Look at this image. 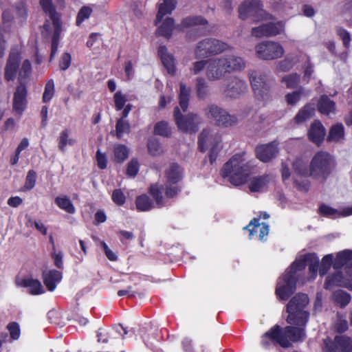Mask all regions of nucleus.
Listing matches in <instances>:
<instances>
[{
	"label": "nucleus",
	"instance_id": "1",
	"mask_svg": "<svg viewBox=\"0 0 352 352\" xmlns=\"http://www.w3.org/2000/svg\"><path fill=\"white\" fill-rule=\"evenodd\" d=\"M245 153L234 155L222 167L221 175L223 178L228 177L229 182L234 186H241L248 181V188L252 192H262L265 189L270 181V174L250 177L255 173V166L251 162H245Z\"/></svg>",
	"mask_w": 352,
	"mask_h": 352
},
{
	"label": "nucleus",
	"instance_id": "2",
	"mask_svg": "<svg viewBox=\"0 0 352 352\" xmlns=\"http://www.w3.org/2000/svg\"><path fill=\"white\" fill-rule=\"evenodd\" d=\"M312 179L324 184L336 166L334 157L327 151H317L310 161Z\"/></svg>",
	"mask_w": 352,
	"mask_h": 352
},
{
	"label": "nucleus",
	"instance_id": "3",
	"mask_svg": "<svg viewBox=\"0 0 352 352\" xmlns=\"http://www.w3.org/2000/svg\"><path fill=\"white\" fill-rule=\"evenodd\" d=\"M309 302L307 294L298 293L287 303V323L292 325L305 326L308 321L309 313L305 308Z\"/></svg>",
	"mask_w": 352,
	"mask_h": 352
},
{
	"label": "nucleus",
	"instance_id": "4",
	"mask_svg": "<svg viewBox=\"0 0 352 352\" xmlns=\"http://www.w3.org/2000/svg\"><path fill=\"white\" fill-rule=\"evenodd\" d=\"M229 45L216 38H205L199 41L195 50V56L197 58H207L217 55L228 50Z\"/></svg>",
	"mask_w": 352,
	"mask_h": 352
},
{
	"label": "nucleus",
	"instance_id": "5",
	"mask_svg": "<svg viewBox=\"0 0 352 352\" xmlns=\"http://www.w3.org/2000/svg\"><path fill=\"white\" fill-rule=\"evenodd\" d=\"M174 118L178 129L184 133H196L201 122V119L197 114L190 113L184 116L178 107L174 109Z\"/></svg>",
	"mask_w": 352,
	"mask_h": 352
},
{
	"label": "nucleus",
	"instance_id": "6",
	"mask_svg": "<svg viewBox=\"0 0 352 352\" xmlns=\"http://www.w3.org/2000/svg\"><path fill=\"white\" fill-rule=\"evenodd\" d=\"M261 345L265 349L273 346H280L286 348V327L283 328L278 324H275L261 338Z\"/></svg>",
	"mask_w": 352,
	"mask_h": 352
},
{
	"label": "nucleus",
	"instance_id": "7",
	"mask_svg": "<svg viewBox=\"0 0 352 352\" xmlns=\"http://www.w3.org/2000/svg\"><path fill=\"white\" fill-rule=\"evenodd\" d=\"M249 78L254 94L260 100H267L270 98V86L267 82V76L253 70L249 73Z\"/></svg>",
	"mask_w": 352,
	"mask_h": 352
},
{
	"label": "nucleus",
	"instance_id": "8",
	"mask_svg": "<svg viewBox=\"0 0 352 352\" xmlns=\"http://www.w3.org/2000/svg\"><path fill=\"white\" fill-rule=\"evenodd\" d=\"M256 56L262 60H274L283 56L284 50L278 43L263 41L255 47Z\"/></svg>",
	"mask_w": 352,
	"mask_h": 352
},
{
	"label": "nucleus",
	"instance_id": "9",
	"mask_svg": "<svg viewBox=\"0 0 352 352\" xmlns=\"http://www.w3.org/2000/svg\"><path fill=\"white\" fill-rule=\"evenodd\" d=\"M208 117L213 119L218 126H231L237 122V118L215 104L210 105L206 112Z\"/></svg>",
	"mask_w": 352,
	"mask_h": 352
},
{
	"label": "nucleus",
	"instance_id": "10",
	"mask_svg": "<svg viewBox=\"0 0 352 352\" xmlns=\"http://www.w3.org/2000/svg\"><path fill=\"white\" fill-rule=\"evenodd\" d=\"M324 352H352V340L345 336H336L333 340H324Z\"/></svg>",
	"mask_w": 352,
	"mask_h": 352
},
{
	"label": "nucleus",
	"instance_id": "11",
	"mask_svg": "<svg viewBox=\"0 0 352 352\" xmlns=\"http://www.w3.org/2000/svg\"><path fill=\"white\" fill-rule=\"evenodd\" d=\"M284 24L282 22L262 24L258 27L253 28L251 31L252 36L256 38L276 36L283 31Z\"/></svg>",
	"mask_w": 352,
	"mask_h": 352
},
{
	"label": "nucleus",
	"instance_id": "12",
	"mask_svg": "<svg viewBox=\"0 0 352 352\" xmlns=\"http://www.w3.org/2000/svg\"><path fill=\"white\" fill-rule=\"evenodd\" d=\"M28 90L24 84H20L16 88L13 96L12 109L16 115L21 116L28 104Z\"/></svg>",
	"mask_w": 352,
	"mask_h": 352
},
{
	"label": "nucleus",
	"instance_id": "13",
	"mask_svg": "<svg viewBox=\"0 0 352 352\" xmlns=\"http://www.w3.org/2000/svg\"><path fill=\"white\" fill-rule=\"evenodd\" d=\"M278 153V143L275 141L269 144H259L255 148V155L263 163L270 162Z\"/></svg>",
	"mask_w": 352,
	"mask_h": 352
},
{
	"label": "nucleus",
	"instance_id": "14",
	"mask_svg": "<svg viewBox=\"0 0 352 352\" xmlns=\"http://www.w3.org/2000/svg\"><path fill=\"white\" fill-rule=\"evenodd\" d=\"M307 265V254L300 256L290 267L289 274H287V296L294 293L296 289V278L297 272L303 270Z\"/></svg>",
	"mask_w": 352,
	"mask_h": 352
},
{
	"label": "nucleus",
	"instance_id": "15",
	"mask_svg": "<svg viewBox=\"0 0 352 352\" xmlns=\"http://www.w3.org/2000/svg\"><path fill=\"white\" fill-rule=\"evenodd\" d=\"M263 4L259 0H245L239 7V18L245 20L257 16L262 11Z\"/></svg>",
	"mask_w": 352,
	"mask_h": 352
},
{
	"label": "nucleus",
	"instance_id": "16",
	"mask_svg": "<svg viewBox=\"0 0 352 352\" xmlns=\"http://www.w3.org/2000/svg\"><path fill=\"white\" fill-rule=\"evenodd\" d=\"M249 232V239H252L255 237L261 241H265V237L269 233V226L265 223H260L259 218H254L249 224L243 228Z\"/></svg>",
	"mask_w": 352,
	"mask_h": 352
},
{
	"label": "nucleus",
	"instance_id": "17",
	"mask_svg": "<svg viewBox=\"0 0 352 352\" xmlns=\"http://www.w3.org/2000/svg\"><path fill=\"white\" fill-rule=\"evenodd\" d=\"M20 61L19 52L15 50H12L5 67L4 78L6 80L12 81L15 79L19 68Z\"/></svg>",
	"mask_w": 352,
	"mask_h": 352
},
{
	"label": "nucleus",
	"instance_id": "18",
	"mask_svg": "<svg viewBox=\"0 0 352 352\" xmlns=\"http://www.w3.org/2000/svg\"><path fill=\"white\" fill-rule=\"evenodd\" d=\"M345 277L340 272H336L327 277L324 283V288L329 289L334 286L344 287L352 290V272L346 274Z\"/></svg>",
	"mask_w": 352,
	"mask_h": 352
},
{
	"label": "nucleus",
	"instance_id": "19",
	"mask_svg": "<svg viewBox=\"0 0 352 352\" xmlns=\"http://www.w3.org/2000/svg\"><path fill=\"white\" fill-rule=\"evenodd\" d=\"M220 58L208 59L206 74L209 80L221 79L226 73Z\"/></svg>",
	"mask_w": 352,
	"mask_h": 352
},
{
	"label": "nucleus",
	"instance_id": "20",
	"mask_svg": "<svg viewBox=\"0 0 352 352\" xmlns=\"http://www.w3.org/2000/svg\"><path fill=\"white\" fill-rule=\"evenodd\" d=\"M248 89V85L244 80L239 78H232L228 85L225 94L226 97L230 98H237L244 94Z\"/></svg>",
	"mask_w": 352,
	"mask_h": 352
},
{
	"label": "nucleus",
	"instance_id": "21",
	"mask_svg": "<svg viewBox=\"0 0 352 352\" xmlns=\"http://www.w3.org/2000/svg\"><path fill=\"white\" fill-rule=\"evenodd\" d=\"M326 135V129L320 121L314 120L308 131L309 140L318 146L323 142Z\"/></svg>",
	"mask_w": 352,
	"mask_h": 352
},
{
	"label": "nucleus",
	"instance_id": "22",
	"mask_svg": "<svg viewBox=\"0 0 352 352\" xmlns=\"http://www.w3.org/2000/svg\"><path fill=\"white\" fill-rule=\"evenodd\" d=\"M346 265V274L352 272V250H345L338 252L333 261V267L336 270L342 268Z\"/></svg>",
	"mask_w": 352,
	"mask_h": 352
},
{
	"label": "nucleus",
	"instance_id": "23",
	"mask_svg": "<svg viewBox=\"0 0 352 352\" xmlns=\"http://www.w3.org/2000/svg\"><path fill=\"white\" fill-rule=\"evenodd\" d=\"M226 73L239 71L245 67V63L240 57L234 55H227L220 58Z\"/></svg>",
	"mask_w": 352,
	"mask_h": 352
},
{
	"label": "nucleus",
	"instance_id": "24",
	"mask_svg": "<svg viewBox=\"0 0 352 352\" xmlns=\"http://www.w3.org/2000/svg\"><path fill=\"white\" fill-rule=\"evenodd\" d=\"M43 283L50 292H53L62 279V273L56 270H50L43 272Z\"/></svg>",
	"mask_w": 352,
	"mask_h": 352
},
{
	"label": "nucleus",
	"instance_id": "25",
	"mask_svg": "<svg viewBox=\"0 0 352 352\" xmlns=\"http://www.w3.org/2000/svg\"><path fill=\"white\" fill-rule=\"evenodd\" d=\"M157 54L168 72L171 75H174L175 73V65L173 55L168 52L165 45L159 46Z\"/></svg>",
	"mask_w": 352,
	"mask_h": 352
},
{
	"label": "nucleus",
	"instance_id": "26",
	"mask_svg": "<svg viewBox=\"0 0 352 352\" xmlns=\"http://www.w3.org/2000/svg\"><path fill=\"white\" fill-rule=\"evenodd\" d=\"M318 212L323 217L336 218L352 214V207L345 209L343 212H340L327 204H322L319 206Z\"/></svg>",
	"mask_w": 352,
	"mask_h": 352
},
{
	"label": "nucleus",
	"instance_id": "27",
	"mask_svg": "<svg viewBox=\"0 0 352 352\" xmlns=\"http://www.w3.org/2000/svg\"><path fill=\"white\" fill-rule=\"evenodd\" d=\"M176 5L177 1L175 0H164L163 3H160L155 20V25H157L162 21L165 15L171 14L176 8Z\"/></svg>",
	"mask_w": 352,
	"mask_h": 352
},
{
	"label": "nucleus",
	"instance_id": "28",
	"mask_svg": "<svg viewBox=\"0 0 352 352\" xmlns=\"http://www.w3.org/2000/svg\"><path fill=\"white\" fill-rule=\"evenodd\" d=\"M344 140V127L342 124L337 123L332 125L327 136L328 142L340 143Z\"/></svg>",
	"mask_w": 352,
	"mask_h": 352
},
{
	"label": "nucleus",
	"instance_id": "29",
	"mask_svg": "<svg viewBox=\"0 0 352 352\" xmlns=\"http://www.w3.org/2000/svg\"><path fill=\"white\" fill-rule=\"evenodd\" d=\"M19 285L28 288V292L32 295H39L45 292L41 283L38 279H34L32 278L22 279Z\"/></svg>",
	"mask_w": 352,
	"mask_h": 352
},
{
	"label": "nucleus",
	"instance_id": "30",
	"mask_svg": "<svg viewBox=\"0 0 352 352\" xmlns=\"http://www.w3.org/2000/svg\"><path fill=\"white\" fill-rule=\"evenodd\" d=\"M294 172L302 177H311V163L307 164V162L303 158H297L292 164Z\"/></svg>",
	"mask_w": 352,
	"mask_h": 352
},
{
	"label": "nucleus",
	"instance_id": "31",
	"mask_svg": "<svg viewBox=\"0 0 352 352\" xmlns=\"http://www.w3.org/2000/svg\"><path fill=\"white\" fill-rule=\"evenodd\" d=\"M168 184H177L182 178V171L177 163L170 164L169 168L165 171Z\"/></svg>",
	"mask_w": 352,
	"mask_h": 352
},
{
	"label": "nucleus",
	"instance_id": "32",
	"mask_svg": "<svg viewBox=\"0 0 352 352\" xmlns=\"http://www.w3.org/2000/svg\"><path fill=\"white\" fill-rule=\"evenodd\" d=\"M175 28V21L171 17H167L156 30L158 36H163L168 39L171 37Z\"/></svg>",
	"mask_w": 352,
	"mask_h": 352
},
{
	"label": "nucleus",
	"instance_id": "33",
	"mask_svg": "<svg viewBox=\"0 0 352 352\" xmlns=\"http://www.w3.org/2000/svg\"><path fill=\"white\" fill-rule=\"evenodd\" d=\"M317 107L320 113L329 115L335 111L336 104L327 96L322 95L318 102Z\"/></svg>",
	"mask_w": 352,
	"mask_h": 352
},
{
	"label": "nucleus",
	"instance_id": "34",
	"mask_svg": "<svg viewBox=\"0 0 352 352\" xmlns=\"http://www.w3.org/2000/svg\"><path fill=\"white\" fill-rule=\"evenodd\" d=\"M135 204L139 212L148 211L154 208L152 199L146 194L137 196Z\"/></svg>",
	"mask_w": 352,
	"mask_h": 352
},
{
	"label": "nucleus",
	"instance_id": "35",
	"mask_svg": "<svg viewBox=\"0 0 352 352\" xmlns=\"http://www.w3.org/2000/svg\"><path fill=\"white\" fill-rule=\"evenodd\" d=\"M296 326V327L287 326V340H289L292 342H300L303 340L305 336V332L302 328L304 326ZM289 345L290 344L287 342V347H289Z\"/></svg>",
	"mask_w": 352,
	"mask_h": 352
},
{
	"label": "nucleus",
	"instance_id": "36",
	"mask_svg": "<svg viewBox=\"0 0 352 352\" xmlns=\"http://www.w3.org/2000/svg\"><path fill=\"white\" fill-rule=\"evenodd\" d=\"M190 89L183 82L179 84V103L184 112L186 111L189 104Z\"/></svg>",
	"mask_w": 352,
	"mask_h": 352
},
{
	"label": "nucleus",
	"instance_id": "37",
	"mask_svg": "<svg viewBox=\"0 0 352 352\" xmlns=\"http://www.w3.org/2000/svg\"><path fill=\"white\" fill-rule=\"evenodd\" d=\"M54 202L59 208L65 210L69 214H74L76 212L74 204L66 195L56 197L54 199Z\"/></svg>",
	"mask_w": 352,
	"mask_h": 352
},
{
	"label": "nucleus",
	"instance_id": "38",
	"mask_svg": "<svg viewBox=\"0 0 352 352\" xmlns=\"http://www.w3.org/2000/svg\"><path fill=\"white\" fill-rule=\"evenodd\" d=\"M307 265L309 266L310 278H315L318 270L319 271V259L315 253L307 254Z\"/></svg>",
	"mask_w": 352,
	"mask_h": 352
},
{
	"label": "nucleus",
	"instance_id": "39",
	"mask_svg": "<svg viewBox=\"0 0 352 352\" xmlns=\"http://www.w3.org/2000/svg\"><path fill=\"white\" fill-rule=\"evenodd\" d=\"M114 160L117 163H122L129 155V148L122 144H116L113 148Z\"/></svg>",
	"mask_w": 352,
	"mask_h": 352
},
{
	"label": "nucleus",
	"instance_id": "40",
	"mask_svg": "<svg viewBox=\"0 0 352 352\" xmlns=\"http://www.w3.org/2000/svg\"><path fill=\"white\" fill-rule=\"evenodd\" d=\"M208 24V21L201 16H187L181 22L180 25L184 28H189L196 25Z\"/></svg>",
	"mask_w": 352,
	"mask_h": 352
},
{
	"label": "nucleus",
	"instance_id": "41",
	"mask_svg": "<svg viewBox=\"0 0 352 352\" xmlns=\"http://www.w3.org/2000/svg\"><path fill=\"white\" fill-rule=\"evenodd\" d=\"M315 111V108L312 104H306L302 109L299 111L294 118L296 123L299 124L305 122L307 119L312 117Z\"/></svg>",
	"mask_w": 352,
	"mask_h": 352
},
{
	"label": "nucleus",
	"instance_id": "42",
	"mask_svg": "<svg viewBox=\"0 0 352 352\" xmlns=\"http://www.w3.org/2000/svg\"><path fill=\"white\" fill-rule=\"evenodd\" d=\"M275 294L277 298L286 300V272L282 273L278 278Z\"/></svg>",
	"mask_w": 352,
	"mask_h": 352
},
{
	"label": "nucleus",
	"instance_id": "43",
	"mask_svg": "<svg viewBox=\"0 0 352 352\" xmlns=\"http://www.w3.org/2000/svg\"><path fill=\"white\" fill-rule=\"evenodd\" d=\"M148 152L153 156H157L163 153L162 146L160 141L155 138H150L147 142Z\"/></svg>",
	"mask_w": 352,
	"mask_h": 352
},
{
	"label": "nucleus",
	"instance_id": "44",
	"mask_svg": "<svg viewBox=\"0 0 352 352\" xmlns=\"http://www.w3.org/2000/svg\"><path fill=\"white\" fill-rule=\"evenodd\" d=\"M153 133L165 138L170 137L171 135V130L168 123L166 121L157 122L154 126Z\"/></svg>",
	"mask_w": 352,
	"mask_h": 352
},
{
	"label": "nucleus",
	"instance_id": "45",
	"mask_svg": "<svg viewBox=\"0 0 352 352\" xmlns=\"http://www.w3.org/2000/svg\"><path fill=\"white\" fill-rule=\"evenodd\" d=\"M333 296L334 301L339 304L342 307H344L348 305L351 300L350 294L341 289L334 292Z\"/></svg>",
	"mask_w": 352,
	"mask_h": 352
},
{
	"label": "nucleus",
	"instance_id": "46",
	"mask_svg": "<svg viewBox=\"0 0 352 352\" xmlns=\"http://www.w3.org/2000/svg\"><path fill=\"white\" fill-rule=\"evenodd\" d=\"M197 95L199 99H204L208 95V83L204 78H197Z\"/></svg>",
	"mask_w": 352,
	"mask_h": 352
},
{
	"label": "nucleus",
	"instance_id": "47",
	"mask_svg": "<svg viewBox=\"0 0 352 352\" xmlns=\"http://www.w3.org/2000/svg\"><path fill=\"white\" fill-rule=\"evenodd\" d=\"M148 192L150 195L155 199L156 204L159 208L164 206V198L162 194V190L157 184H152L149 188Z\"/></svg>",
	"mask_w": 352,
	"mask_h": 352
},
{
	"label": "nucleus",
	"instance_id": "48",
	"mask_svg": "<svg viewBox=\"0 0 352 352\" xmlns=\"http://www.w3.org/2000/svg\"><path fill=\"white\" fill-rule=\"evenodd\" d=\"M32 73V66L29 60L26 59L23 62L22 66L19 71V80L20 84L30 77Z\"/></svg>",
	"mask_w": 352,
	"mask_h": 352
},
{
	"label": "nucleus",
	"instance_id": "49",
	"mask_svg": "<svg viewBox=\"0 0 352 352\" xmlns=\"http://www.w3.org/2000/svg\"><path fill=\"white\" fill-rule=\"evenodd\" d=\"M130 132V124L124 119L119 118L116 124V135L118 139L122 138L123 133Z\"/></svg>",
	"mask_w": 352,
	"mask_h": 352
},
{
	"label": "nucleus",
	"instance_id": "50",
	"mask_svg": "<svg viewBox=\"0 0 352 352\" xmlns=\"http://www.w3.org/2000/svg\"><path fill=\"white\" fill-rule=\"evenodd\" d=\"M332 265H333V255L327 254V255L324 256L322 258L321 263L319 266L320 275L321 276H323L324 275H325Z\"/></svg>",
	"mask_w": 352,
	"mask_h": 352
},
{
	"label": "nucleus",
	"instance_id": "51",
	"mask_svg": "<svg viewBox=\"0 0 352 352\" xmlns=\"http://www.w3.org/2000/svg\"><path fill=\"white\" fill-rule=\"evenodd\" d=\"M36 173L34 170H30L27 173L23 190L27 191L34 188L36 185Z\"/></svg>",
	"mask_w": 352,
	"mask_h": 352
},
{
	"label": "nucleus",
	"instance_id": "52",
	"mask_svg": "<svg viewBox=\"0 0 352 352\" xmlns=\"http://www.w3.org/2000/svg\"><path fill=\"white\" fill-rule=\"evenodd\" d=\"M54 92V82L53 79H50L45 84V90L43 94V102H49L53 98Z\"/></svg>",
	"mask_w": 352,
	"mask_h": 352
},
{
	"label": "nucleus",
	"instance_id": "53",
	"mask_svg": "<svg viewBox=\"0 0 352 352\" xmlns=\"http://www.w3.org/2000/svg\"><path fill=\"white\" fill-rule=\"evenodd\" d=\"M92 12V9L88 6H82L78 12L76 23V25L80 26L82 23L89 18Z\"/></svg>",
	"mask_w": 352,
	"mask_h": 352
},
{
	"label": "nucleus",
	"instance_id": "54",
	"mask_svg": "<svg viewBox=\"0 0 352 352\" xmlns=\"http://www.w3.org/2000/svg\"><path fill=\"white\" fill-rule=\"evenodd\" d=\"M111 199L115 204L121 206L126 202V196L120 188H118L113 191Z\"/></svg>",
	"mask_w": 352,
	"mask_h": 352
},
{
	"label": "nucleus",
	"instance_id": "55",
	"mask_svg": "<svg viewBox=\"0 0 352 352\" xmlns=\"http://www.w3.org/2000/svg\"><path fill=\"white\" fill-rule=\"evenodd\" d=\"M305 94V89L300 87L298 90L292 93L287 94V104H295L300 99L301 96Z\"/></svg>",
	"mask_w": 352,
	"mask_h": 352
},
{
	"label": "nucleus",
	"instance_id": "56",
	"mask_svg": "<svg viewBox=\"0 0 352 352\" xmlns=\"http://www.w3.org/2000/svg\"><path fill=\"white\" fill-rule=\"evenodd\" d=\"M7 329L8 330L10 335V338L12 340H16L19 338L21 335V330L18 322H11L8 323L7 325Z\"/></svg>",
	"mask_w": 352,
	"mask_h": 352
},
{
	"label": "nucleus",
	"instance_id": "57",
	"mask_svg": "<svg viewBox=\"0 0 352 352\" xmlns=\"http://www.w3.org/2000/svg\"><path fill=\"white\" fill-rule=\"evenodd\" d=\"M139 171V162L136 158H133L127 164L126 175L135 177Z\"/></svg>",
	"mask_w": 352,
	"mask_h": 352
},
{
	"label": "nucleus",
	"instance_id": "58",
	"mask_svg": "<svg viewBox=\"0 0 352 352\" xmlns=\"http://www.w3.org/2000/svg\"><path fill=\"white\" fill-rule=\"evenodd\" d=\"M209 136V131L204 129L198 137V148L201 153H204L206 150V143Z\"/></svg>",
	"mask_w": 352,
	"mask_h": 352
},
{
	"label": "nucleus",
	"instance_id": "59",
	"mask_svg": "<svg viewBox=\"0 0 352 352\" xmlns=\"http://www.w3.org/2000/svg\"><path fill=\"white\" fill-rule=\"evenodd\" d=\"M113 100L116 110L120 111L124 108L126 102V98L120 91H118L114 94Z\"/></svg>",
	"mask_w": 352,
	"mask_h": 352
},
{
	"label": "nucleus",
	"instance_id": "60",
	"mask_svg": "<svg viewBox=\"0 0 352 352\" xmlns=\"http://www.w3.org/2000/svg\"><path fill=\"white\" fill-rule=\"evenodd\" d=\"M47 15L50 16V19L52 21L53 26L54 28V32H58L60 34L61 32V22L60 14L56 12V10L52 12Z\"/></svg>",
	"mask_w": 352,
	"mask_h": 352
},
{
	"label": "nucleus",
	"instance_id": "61",
	"mask_svg": "<svg viewBox=\"0 0 352 352\" xmlns=\"http://www.w3.org/2000/svg\"><path fill=\"white\" fill-rule=\"evenodd\" d=\"M15 12H16V16L17 18H20L22 20H25L28 16V10L25 6V3L23 1H21L18 3H16L14 6Z\"/></svg>",
	"mask_w": 352,
	"mask_h": 352
},
{
	"label": "nucleus",
	"instance_id": "62",
	"mask_svg": "<svg viewBox=\"0 0 352 352\" xmlns=\"http://www.w3.org/2000/svg\"><path fill=\"white\" fill-rule=\"evenodd\" d=\"M72 56L69 52H64L59 60V68L62 71L67 70L71 65Z\"/></svg>",
	"mask_w": 352,
	"mask_h": 352
},
{
	"label": "nucleus",
	"instance_id": "63",
	"mask_svg": "<svg viewBox=\"0 0 352 352\" xmlns=\"http://www.w3.org/2000/svg\"><path fill=\"white\" fill-rule=\"evenodd\" d=\"M69 131L68 129H64L60 133L59 138L58 139V148L62 152H65V148L67 145V140L69 138Z\"/></svg>",
	"mask_w": 352,
	"mask_h": 352
},
{
	"label": "nucleus",
	"instance_id": "64",
	"mask_svg": "<svg viewBox=\"0 0 352 352\" xmlns=\"http://www.w3.org/2000/svg\"><path fill=\"white\" fill-rule=\"evenodd\" d=\"M60 40V34L58 32H53L52 37V43H51V53H50V60H52L57 51H58V43Z\"/></svg>",
	"mask_w": 352,
	"mask_h": 352
}]
</instances>
